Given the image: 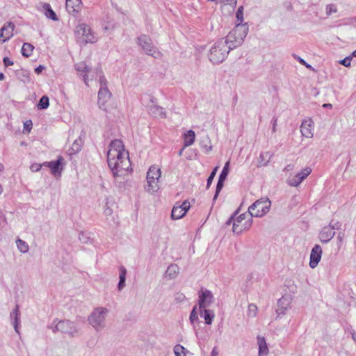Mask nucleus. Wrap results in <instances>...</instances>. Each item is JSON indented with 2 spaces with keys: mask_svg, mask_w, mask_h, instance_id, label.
<instances>
[{
  "mask_svg": "<svg viewBox=\"0 0 356 356\" xmlns=\"http://www.w3.org/2000/svg\"><path fill=\"white\" fill-rule=\"evenodd\" d=\"M107 162L115 178L127 175L131 169V162L129 153L125 150L122 140L116 139L110 143L107 153Z\"/></svg>",
  "mask_w": 356,
  "mask_h": 356,
  "instance_id": "1",
  "label": "nucleus"
},
{
  "mask_svg": "<svg viewBox=\"0 0 356 356\" xmlns=\"http://www.w3.org/2000/svg\"><path fill=\"white\" fill-rule=\"evenodd\" d=\"M248 26L245 24H237L235 27L223 38L229 49H234L239 47L248 33Z\"/></svg>",
  "mask_w": 356,
  "mask_h": 356,
  "instance_id": "2",
  "label": "nucleus"
},
{
  "mask_svg": "<svg viewBox=\"0 0 356 356\" xmlns=\"http://www.w3.org/2000/svg\"><path fill=\"white\" fill-rule=\"evenodd\" d=\"M231 50L232 49H229V46L224 39H220L210 49L209 54V60L213 64H219L227 58Z\"/></svg>",
  "mask_w": 356,
  "mask_h": 356,
  "instance_id": "3",
  "label": "nucleus"
},
{
  "mask_svg": "<svg viewBox=\"0 0 356 356\" xmlns=\"http://www.w3.org/2000/svg\"><path fill=\"white\" fill-rule=\"evenodd\" d=\"M237 211L227 221V225H230L232 222L233 232L239 234L250 228L252 225V216L250 213H242L235 217Z\"/></svg>",
  "mask_w": 356,
  "mask_h": 356,
  "instance_id": "4",
  "label": "nucleus"
},
{
  "mask_svg": "<svg viewBox=\"0 0 356 356\" xmlns=\"http://www.w3.org/2000/svg\"><path fill=\"white\" fill-rule=\"evenodd\" d=\"M108 314V309L104 307L95 308L88 316L89 324L97 331H102L106 327V317Z\"/></svg>",
  "mask_w": 356,
  "mask_h": 356,
  "instance_id": "5",
  "label": "nucleus"
},
{
  "mask_svg": "<svg viewBox=\"0 0 356 356\" xmlns=\"http://www.w3.org/2000/svg\"><path fill=\"white\" fill-rule=\"evenodd\" d=\"M161 176V169L156 165L149 167L147 172V185L145 186V191L154 194L160 189L159 181Z\"/></svg>",
  "mask_w": 356,
  "mask_h": 356,
  "instance_id": "6",
  "label": "nucleus"
},
{
  "mask_svg": "<svg viewBox=\"0 0 356 356\" xmlns=\"http://www.w3.org/2000/svg\"><path fill=\"white\" fill-rule=\"evenodd\" d=\"M51 327L54 332L58 331L71 337H75L79 332V327L77 325L69 320L59 321L56 323V321H54Z\"/></svg>",
  "mask_w": 356,
  "mask_h": 356,
  "instance_id": "7",
  "label": "nucleus"
},
{
  "mask_svg": "<svg viewBox=\"0 0 356 356\" xmlns=\"http://www.w3.org/2000/svg\"><path fill=\"white\" fill-rule=\"evenodd\" d=\"M271 202L268 198L257 200L248 208V213L252 217L260 218L265 216L270 210Z\"/></svg>",
  "mask_w": 356,
  "mask_h": 356,
  "instance_id": "8",
  "label": "nucleus"
},
{
  "mask_svg": "<svg viewBox=\"0 0 356 356\" xmlns=\"http://www.w3.org/2000/svg\"><path fill=\"white\" fill-rule=\"evenodd\" d=\"M138 44L149 56L155 58H161L162 54L152 42V39L147 35H141L138 38Z\"/></svg>",
  "mask_w": 356,
  "mask_h": 356,
  "instance_id": "9",
  "label": "nucleus"
},
{
  "mask_svg": "<svg viewBox=\"0 0 356 356\" xmlns=\"http://www.w3.org/2000/svg\"><path fill=\"white\" fill-rule=\"evenodd\" d=\"M76 32L81 35L84 43H94L97 40V36L92 31L91 28L86 24H81L76 27Z\"/></svg>",
  "mask_w": 356,
  "mask_h": 356,
  "instance_id": "10",
  "label": "nucleus"
},
{
  "mask_svg": "<svg viewBox=\"0 0 356 356\" xmlns=\"http://www.w3.org/2000/svg\"><path fill=\"white\" fill-rule=\"evenodd\" d=\"M292 302V297L290 295H284L277 301V309L275 313L277 314L276 318H281L284 316L287 310L291 308V304Z\"/></svg>",
  "mask_w": 356,
  "mask_h": 356,
  "instance_id": "11",
  "label": "nucleus"
},
{
  "mask_svg": "<svg viewBox=\"0 0 356 356\" xmlns=\"http://www.w3.org/2000/svg\"><path fill=\"white\" fill-rule=\"evenodd\" d=\"M213 295L209 290L201 289L198 292L199 309H207L213 303Z\"/></svg>",
  "mask_w": 356,
  "mask_h": 356,
  "instance_id": "12",
  "label": "nucleus"
},
{
  "mask_svg": "<svg viewBox=\"0 0 356 356\" xmlns=\"http://www.w3.org/2000/svg\"><path fill=\"white\" fill-rule=\"evenodd\" d=\"M111 93L107 87L100 88L98 92V106L104 111H108V102L111 99Z\"/></svg>",
  "mask_w": 356,
  "mask_h": 356,
  "instance_id": "13",
  "label": "nucleus"
},
{
  "mask_svg": "<svg viewBox=\"0 0 356 356\" xmlns=\"http://www.w3.org/2000/svg\"><path fill=\"white\" fill-rule=\"evenodd\" d=\"M190 208V202L185 200L179 205L173 207L171 212V217L172 219L178 220L183 218Z\"/></svg>",
  "mask_w": 356,
  "mask_h": 356,
  "instance_id": "14",
  "label": "nucleus"
},
{
  "mask_svg": "<svg viewBox=\"0 0 356 356\" xmlns=\"http://www.w3.org/2000/svg\"><path fill=\"white\" fill-rule=\"evenodd\" d=\"M15 25L12 22L5 24L0 29V44L8 41L13 36Z\"/></svg>",
  "mask_w": 356,
  "mask_h": 356,
  "instance_id": "15",
  "label": "nucleus"
},
{
  "mask_svg": "<svg viewBox=\"0 0 356 356\" xmlns=\"http://www.w3.org/2000/svg\"><path fill=\"white\" fill-rule=\"evenodd\" d=\"M335 229H339L338 226H335L332 223L329 226L323 228L319 234V239L322 243L329 242L334 236Z\"/></svg>",
  "mask_w": 356,
  "mask_h": 356,
  "instance_id": "16",
  "label": "nucleus"
},
{
  "mask_svg": "<svg viewBox=\"0 0 356 356\" xmlns=\"http://www.w3.org/2000/svg\"><path fill=\"white\" fill-rule=\"evenodd\" d=\"M322 248L319 245H315L312 248L310 254L309 266L314 268L317 266L321 261L322 256Z\"/></svg>",
  "mask_w": 356,
  "mask_h": 356,
  "instance_id": "17",
  "label": "nucleus"
},
{
  "mask_svg": "<svg viewBox=\"0 0 356 356\" xmlns=\"http://www.w3.org/2000/svg\"><path fill=\"white\" fill-rule=\"evenodd\" d=\"M302 136L312 138L313 136V125L311 119L304 120L300 127Z\"/></svg>",
  "mask_w": 356,
  "mask_h": 356,
  "instance_id": "18",
  "label": "nucleus"
},
{
  "mask_svg": "<svg viewBox=\"0 0 356 356\" xmlns=\"http://www.w3.org/2000/svg\"><path fill=\"white\" fill-rule=\"evenodd\" d=\"M74 67L76 70L83 76L84 83L88 85L89 79L87 73L90 71L89 67L84 62L76 63Z\"/></svg>",
  "mask_w": 356,
  "mask_h": 356,
  "instance_id": "19",
  "label": "nucleus"
},
{
  "mask_svg": "<svg viewBox=\"0 0 356 356\" xmlns=\"http://www.w3.org/2000/svg\"><path fill=\"white\" fill-rule=\"evenodd\" d=\"M81 3V0H66V9L71 14L77 13L80 8Z\"/></svg>",
  "mask_w": 356,
  "mask_h": 356,
  "instance_id": "20",
  "label": "nucleus"
},
{
  "mask_svg": "<svg viewBox=\"0 0 356 356\" xmlns=\"http://www.w3.org/2000/svg\"><path fill=\"white\" fill-rule=\"evenodd\" d=\"M200 314L201 317L204 318L207 325H211L215 317L214 312L207 309H200Z\"/></svg>",
  "mask_w": 356,
  "mask_h": 356,
  "instance_id": "21",
  "label": "nucleus"
},
{
  "mask_svg": "<svg viewBox=\"0 0 356 356\" xmlns=\"http://www.w3.org/2000/svg\"><path fill=\"white\" fill-rule=\"evenodd\" d=\"M257 342L259 346V356H267L268 354V348L266 341L263 337H257Z\"/></svg>",
  "mask_w": 356,
  "mask_h": 356,
  "instance_id": "22",
  "label": "nucleus"
},
{
  "mask_svg": "<svg viewBox=\"0 0 356 356\" xmlns=\"http://www.w3.org/2000/svg\"><path fill=\"white\" fill-rule=\"evenodd\" d=\"M195 140V133L193 130H188L184 134V148L192 145Z\"/></svg>",
  "mask_w": 356,
  "mask_h": 356,
  "instance_id": "23",
  "label": "nucleus"
},
{
  "mask_svg": "<svg viewBox=\"0 0 356 356\" xmlns=\"http://www.w3.org/2000/svg\"><path fill=\"white\" fill-rule=\"evenodd\" d=\"M271 158H272V154L269 152H261L259 154V156L258 159L257 167L260 168V167L266 166L268 164V163L270 162Z\"/></svg>",
  "mask_w": 356,
  "mask_h": 356,
  "instance_id": "24",
  "label": "nucleus"
},
{
  "mask_svg": "<svg viewBox=\"0 0 356 356\" xmlns=\"http://www.w3.org/2000/svg\"><path fill=\"white\" fill-rule=\"evenodd\" d=\"M127 276V269L123 266L119 268V282L118 284V289L122 291L125 286V281Z\"/></svg>",
  "mask_w": 356,
  "mask_h": 356,
  "instance_id": "25",
  "label": "nucleus"
},
{
  "mask_svg": "<svg viewBox=\"0 0 356 356\" xmlns=\"http://www.w3.org/2000/svg\"><path fill=\"white\" fill-rule=\"evenodd\" d=\"M63 158L60 156L58 160L52 161L50 162H44L43 163L44 166H47L51 170L53 175H56V172L59 170V166L60 165L61 161Z\"/></svg>",
  "mask_w": 356,
  "mask_h": 356,
  "instance_id": "26",
  "label": "nucleus"
},
{
  "mask_svg": "<svg viewBox=\"0 0 356 356\" xmlns=\"http://www.w3.org/2000/svg\"><path fill=\"white\" fill-rule=\"evenodd\" d=\"M179 273V268L175 264H170L166 271H165V277L170 279L175 278Z\"/></svg>",
  "mask_w": 356,
  "mask_h": 356,
  "instance_id": "27",
  "label": "nucleus"
},
{
  "mask_svg": "<svg viewBox=\"0 0 356 356\" xmlns=\"http://www.w3.org/2000/svg\"><path fill=\"white\" fill-rule=\"evenodd\" d=\"M42 8L44 10V14L45 15V16L47 18L51 19L54 21H57L58 19L56 14L51 9V7L49 3H43Z\"/></svg>",
  "mask_w": 356,
  "mask_h": 356,
  "instance_id": "28",
  "label": "nucleus"
},
{
  "mask_svg": "<svg viewBox=\"0 0 356 356\" xmlns=\"http://www.w3.org/2000/svg\"><path fill=\"white\" fill-rule=\"evenodd\" d=\"M149 112L152 115H154L155 117H161V118L165 117V111L164 108L157 106V105H153V106H150Z\"/></svg>",
  "mask_w": 356,
  "mask_h": 356,
  "instance_id": "29",
  "label": "nucleus"
},
{
  "mask_svg": "<svg viewBox=\"0 0 356 356\" xmlns=\"http://www.w3.org/2000/svg\"><path fill=\"white\" fill-rule=\"evenodd\" d=\"M34 49V47L30 43H24L22 47V54L24 57H29Z\"/></svg>",
  "mask_w": 356,
  "mask_h": 356,
  "instance_id": "30",
  "label": "nucleus"
},
{
  "mask_svg": "<svg viewBox=\"0 0 356 356\" xmlns=\"http://www.w3.org/2000/svg\"><path fill=\"white\" fill-rule=\"evenodd\" d=\"M16 245L19 251L22 253H26L29 250L27 243L22 239L18 238L16 241Z\"/></svg>",
  "mask_w": 356,
  "mask_h": 356,
  "instance_id": "31",
  "label": "nucleus"
},
{
  "mask_svg": "<svg viewBox=\"0 0 356 356\" xmlns=\"http://www.w3.org/2000/svg\"><path fill=\"white\" fill-rule=\"evenodd\" d=\"M49 106V97L47 96H42L38 104V109H46Z\"/></svg>",
  "mask_w": 356,
  "mask_h": 356,
  "instance_id": "32",
  "label": "nucleus"
},
{
  "mask_svg": "<svg viewBox=\"0 0 356 356\" xmlns=\"http://www.w3.org/2000/svg\"><path fill=\"white\" fill-rule=\"evenodd\" d=\"M196 309L197 307H194L191 312L189 317L190 323L193 325V327H195L196 323L199 322V318Z\"/></svg>",
  "mask_w": 356,
  "mask_h": 356,
  "instance_id": "33",
  "label": "nucleus"
},
{
  "mask_svg": "<svg viewBox=\"0 0 356 356\" xmlns=\"http://www.w3.org/2000/svg\"><path fill=\"white\" fill-rule=\"evenodd\" d=\"M312 172V169L309 167H307L303 169L301 172L297 173V176L298 179L302 182L308 175H309Z\"/></svg>",
  "mask_w": 356,
  "mask_h": 356,
  "instance_id": "34",
  "label": "nucleus"
},
{
  "mask_svg": "<svg viewBox=\"0 0 356 356\" xmlns=\"http://www.w3.org/2000/svg\"><path fill=\"white\" fill-rule=\"evenodd\" d=\"M186 351V349L181 345L177 344L174 347V353L175 356H182V354L184 356H185Z\"/></svg>",
  "mask_w": 356,
  "mask_h": 356,
  "instance_id": "35",
  "label": "nucleus"
},
{
  "mask_svg": "<svg viewBox=\"0 0 356 356\" xmlns=\"http://www.w3.org/2000/svg\"><path fill=\"white\" fill-rule=\"evenodd\" d=\"M287 183L289 185L291 186H298L300 183V180L298 179L297 175L293 176V177H290L287 180Z\"/></svg>",
  "mask_w": 356,
  "mask_h": 356,
  "instance_id": "36",
  "label": "nucleus"
},
{
  "mask_svg": "<svg viewBox=\"0 0 356 356\" xmlns=\"http://www.w3.org/2000/svg\"><path fill=\"white\" fill-rule=\"evenodd\" d=\"M229 161L226 162L222 170L221 171L219 178L226 179L228 172H229Z\"/></svg>",
  "mask_w": 356,
  "mask_h": 356,
  "instance_id": "37",
  "label": "nucleus"
},
{
  "mask_svg": "<svg viewBox=\"0 0 356 356\" xmlns=\"http://www.w3.org/2000/svg\"><path fill=\"white\" fill-rule=\"evenodd\" d=\"M11 321H12V325H13L15 332L17 334H19V325H20V316H16Z\"/></svg>",
  "mask_w": 356,
  "mask_h": 356,
  "instance_id": "38",
  "label": "nucleus"
},
{
  "mask_svg": "<svg viewBox=\"0 0 356 356\" xmlns=\"http://www.w3.org/2000/svg\"><path fill=\"white\" fill-rule=\"evenodd\" d=\"M236 17L237 19V21L238 22V24H242L243 21V7L240 6L238 7L236 13Z\"/></svg>",
  "mask_w": 356,
  "mask_h": 356,
  "instance_id": "39",
  "label": "nucleus"
},
{
  "mask_svg": "<svg viewBox=\"0 0 356 356\" xmlns=\"http://www.w3.org/2000/svg\"><path fill=\"white\" fill-rule=\"evenodd\" d=\"M224 181H225V179H220V178L218 177V183H217L216 193H215V195L213 197V200H216L217 198L220 191L222 188Z\"/></svg>",
  "mask_w": 356,
  "mask_h": 356,
  "instance_id": "40",
  "label": "nucleus"
},
{
  "mask_svg": "<svg viewBox=\"0 0 356 356\" xmlns=\"http://www.w3.org/2000/svg\"><path fill=\"white\" fill-rule=\"evenodd\" d=\"M218 169V167H216L211 172V175H209V177H208L207 179V187L209 188L210 186V185L211 184L212 181H213V179L214 178V177L216 176V172Z\"/></svg>",
  "mask_w": 356,
  "mask_h": 356,
  "instance_id": "41",
  "label": "nucleus"
},
{
  "mask_svg": "<svg viewBox=\"0 0 356 356\" xmlns=\"http://www.w3.org/2000/svg\"><path fill=\"white\" fill-rule=\"evenodd\" d=\"M175 300L177 303L183 302H184L186 300V296L182 293H180V292L177 293L175 295Z\"/></svg>",
  "mask_w": 356,
  "mask_h": 356,
  "instance_id": "42",
  "label": "nucleus"
},
{
  "mask_svg": "<svg viewBox=\"0 0 356 356\" xmlns=\"http://www.w3.org/2000/svg\"><path fill=\"white\" fill-rule=\"evenodd\" d=\"M257 307L254 304H250L248 306V313L251 316H255L257 314Z\"/></svg>",
  "mask_w": 356,
  "mask_h": 356,
  "instance_id": "43",
  "label": "nucleus"
},
{
  "mask_svg": "<svg viewBox=\"0 0 356 356\" xmlns=\"http://www.w3.org/2000/svg\"><path fill=\"white\" fill-rule=\"evenodd\" d=\"M337 9L335 5L334 4H330L326 6V13L330 15L332 13H337Z\"/></svg>",
  "mask_w": 356,
  "mask_h": 356,
  "instance_id": "44",
  "label": "nucleus"
},
{
  "mask_svg": "<svg viewBox=\"0 0 356 356\" xmlns=\"http://www.w3.org/2000/svg\"><path fill=\"white\" fill-rule=\"evenodd\" d=\"M17 316H20V312H19V309L18 305H17L15 306V309H13V311L11 312V313L10 314V318L12 320Z\"/></svg>",
  "mask_w": 356,
  "mask_h": 356,
  "instance_id": "45",
  "label": "nucleus"
},
{
  "mask_svg": "<svg viewBox=\"0 0 356 356\" xmlns=\"http://www.w3.org/2000/svg\"><path fill=\"white\" fill-rule=\"evenodd\" d=\"M350 62H351V57L347 56L345 58L339 61V63L343 65L345 67H350Z\"/></svg>",
  "mask_w": 356,
  "mask_h": 356,
  "instance_id": "46",
  "label": "nucleus"
},
{
  "mask_svg": "<svg viewBox=\"0 0 356 356\" xmlns=\"http://www.w3.org/2000/svg\"><path fill=\"white\" fill-rule=\"evenodd\" d=\"M42 166H44L43 163L40 164L35 163L30 166V169L32 172H38L41 169Z\"/></svg>",
  "mask_w": 356,
  "mask_h": 356,
  "instance_id": "47",
  "label": "nucleus"
},
{
  "mask_svg": "<svg viewBox=\"0 0 356 356\" xmlns=\"http://www.w3.org/2000/svg\"><path fill=\"white\" fill-rule=\"evenodd\" d=\"M205 142H207V143H209V145H208V144H207V143H205L204 145H202L203 148H204V149H206V151H207V152H209V151H211V149H212V147H211V145H210V141H209V138H206Z\"/></svg>",
  "mask_w": 356,
  "mask_h": 356,
  "instance_id": "48",
  "label": "nucleus"
},
{
  "mask_svg": "<svg viewBox=\"0 0 356 356\" xmlns=\"http://www.w3.org/2000/svg\"><path fill=\"white\" fill-rule=\"evenodd\" d=\"M72 150L74 152H79L81 149L80 145L79 144L77 140H75L74 143L72 144Z\"/></svg>",
  "mask_w": 356,
  "mask_h": 356,
  "instance_id": "49",
  "label": "nucleus"
},
{
  "mask_svg": "<svg viewBox=\"0 0 356 356\" xmlns=\"http://www.w3.org/2000/svg\"><path fill=\"white\" fill-rule=\"evenodd\" d=\"M99 83H100V88L102 87H107L106 86V80L104 76H99Z\"/></svg>",
  "mask_w": 356,
  "mask_h": 356,
  "instance_id": "50",
  "label": "nucleus"
},
{
  "mask_svg": "<svg viewBox=\"0 0 356 356\" xmlns=\"http://www.w3.org/2000/svg\"><path fill=\"white\" fill-rule=\"evenodd\" d=\"M3 63L6 67L11 66L13 65V62L8 57H5L3 58Z\"/></svg>",
  "mask_w": 356,
  "mask_h": 356,
  "instance_id": "51",
  "label": "nucleus"
},
{
  "mask_svg": "<svg viewBox=\"0 0 356 356\" xmlns=\"http://www.w3.org/2000/svg\"><path fill=\"white\" fill-rule=\"evenodd\" d=\"M79 240L82 242V243H87V240L88 238L86 237L85 234L83 233H81L79 236Z\"/></svg>",
  "mask_w": 356,
  "mask_h": 356,
  "instance_id": "52",
  "label": "nucleus"
},
{
  "mask_svg": "<svg viewBox=\"0 0 356 356\" xmlns=\"http://www.w3.org/2000/svg\"><path fill=\"white\" fill-rule=\"evenodd\" d=\"M44 69V67L43 65H39L35 69V72L38 74L42 72V71Z\"/></svg>",
  "mask_w": 356,
  "mask_h": 356,
  "instance_id": "53",
  "label": "nucleus"
},
{
  "mask_svg": "<svg viewBox=\"0 0 356 356\" xmlns=\"http://www.w3.org/2000/svg\"><path fill=\"white\" fill-rule=\"evenodd\" d=\"M104 214L106 216H111L112 214V209H110L108 207H106L105 209H104Z\"/></svg>",
  "mask_w": 356,
  "mask_h": 356,
  "instance_id": "54",
  "label": "nucleus"
},
{
  "mask_svg": "<svg viewBox=\"0 0 356 356\" xmlns=\"http://www.w3.org/2000/svg\"><path fill=\"white\" fill-rule=\"evenodd\" d=\"M218 350L217 347H214L211 353V356H218Z\"/></svg>",
  "mask_w": 356,
  "mask_h": 356,
  "instance_id": "55",
  "label": "nucleus"
},
{
  "mask_svg": "<svg viewBox=\"0 0 356 356\" xmlns=\"http://www.w3.org/2000/svg\"><path fill=\"white\" fill-rule=\"evenodd\" d=\"M276 127H277V118H274L273 120V132L276 131Z\"/></svg>",
  "mask_w": 356,
  "mask_h": 356,
  "instance_id": "56",
  "label": "nucleus"
},
{
  "mask_svg": "<svg viewBox=\"0 0 356 356\" xmlns=\"http://www.w3.org/2000/svg\"><path fill=\"white\" fill-rule=\"evenodd\" d=\"M221 1L224 3L231 4L235 3L236 2V0H221Z\"/></svg>",
  "mask_w": 356,
  "mask_h": 356,
  "instance_id": "57",
  "label": "nucleus"
},
{
  "mask_svg": "<svg viewBox=\"0 0 356 356\" xmlns=\"http://www.w3.org/2000/svg\"><path fill=\"white\" fill-rule=\"evenodd\" d=\"M295 58L302 64V65H304L305 64L306 61L300 58V56H295Z\"/></svg>",
  "mask_w": 356,
  "mask_h": 356,
  "instance_id": "58",
  "label": "nucleus"
},
{
  "mask_svg": "<svg viewBox=\"0 0 356 356\" xmlns=\"http://www.w3.org/2000/svg\"><path fill=\"white\" fill-rule=\"evenodd\" d=\"M31 125L32 123L30 122V124H28L27 122L24 124V127L28 130V131H30L31 129Z\"/></svg>",
  "mask_w": 356,
  "mask_h": 356,
  "instance_id": "59",
  "label": "nucleus"
},
{
  "mask_svg": "<svg viewBox=\"0 0 356 356\" xmlns=\"http://www.w3.org/2000/svg\"><path fill=\"white\" fill-rule=\"evenodd\" d=\"M323 107L331 108L332 107V105L331 104H324L323 105Z\"/></svg>",
  "mask_w": 356,
  "mask_h": 356,
  "instance_id": "60",
  "label": "nucleus"
},
{
  "mask_svg": "<svg viewBox=\"0 0 356 356\" xmlns=\"http://www.w3.org/2000/svg\"><path fill=\"white\" fill-rule=\"evenodd\" d=\"M351 335H352V339H353V341L355 342H356V333L355 332H353Z\"/></svg>",
  "mask_w": 356,
  "mask_h": 356,
  "instance_id": "61",
  "label": "nucleus"
},
{
  "mask_svg": "<svg viewBox=\"0 0 356 356\" xmlns=\"http://www.w3.org/2000/svg\"><path fill=\"white\" fill-rule=\"evenodd\" d=\"M304 65H305L307 68H308V69H312V65H309V64H308V63H305V64H304Z\"/></svg>",
  "mask_w": 356,
  "mask_h": 356,
  "instance_id": "62",
  "label": "nucleus"
},
{
  "mask_svg": "<svg viewBox=\"0 0 356 356\" xmlns=\"http://www.w3.org/2000/svg\"><path fill=\"white\" fill-rule=\"evenodd\" d=\"M304 65H305L307 68H308V69H312V65H309V64H308V63H305V64H304Z\"/></svg>",
  "mask_w": 356,
  "mask_h": 356,
  "instance_id": "63",
  "label": "nucleus"
},
{
  "mask_svg": "<svg viewBox=\"0 0 356 356\" xmlns=\"http://www.w3.org/2000/svg\"><path fill=\"white\" fill-rule=\"evenodd\" d=\"M4 74L1 72H0V81H2L4 79Z\"/></svg>",
  "mask_w": 356,
  "mask_h": 356,
  "instance_id": "64",
  "label": "nucleus"
}]
</instances>
